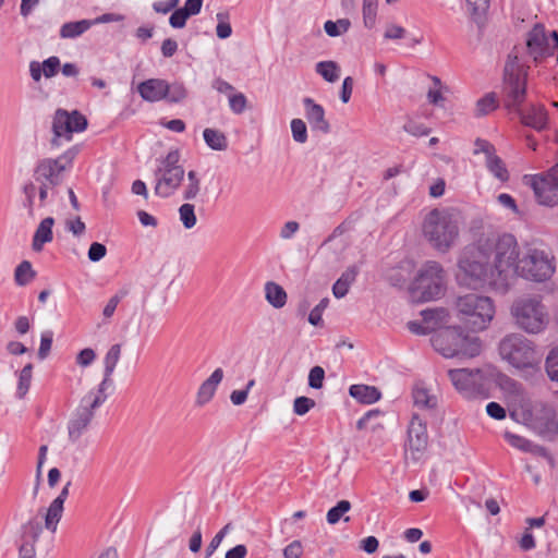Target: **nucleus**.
<instances>
[{"label": "nucleus", "instance_id": "15", "mask_svg": "<svg viewBox=\"0 0 558 558\" xmlns=\"http://www.w3.org/2000/svg\"><path fill=\"white\" fill-rule=\"evenodd\" d=\"M86 128L87 120L85 116H83L77 110H74L70 113L64 109H58L54 113L52 122L54 138L51 143L52 145H58V138L62 136L71 140V134L73 132H82Z\"/></svg>", "mask_w": 558, "mask_h": 558}, {"label": "nucleus", "instance_id": "18", "mask_svg": "<svg viewBox=\"0 0 558 558\" xmlns=\"http://www.w3.org/2000/svg\"><path fill=\"white\" fill-rule=\"evenodd\" d=\"M448 376L457 390L464 393L465 396H470L476 390L478 386L481 371L478 368L450 369L448 372Z\"/></svg>", "mask_w": 558, "mask_h": 558}, {"label": "nucleus", "instance_id": "3", "mask_svg": "<svg viewBox=\"0 0 558 558\" xmlns=\"http://www.w3.org/2000/svg\"><path fill=\"white\" fill-rule=\"evenodd\" d=\"M430 342L433 348L447 359H471L480 355L482 351L480 338L465 333L458 326H447L436 331Z\"/></svg>", "mask_w": 558, "mask_h": 558}, {"label": "nucleus", "instance_id": "37", "mask_svg": "<svg viewBox=\"0 0 558 558\" xmlns=\"http://www.w3.org/2000/svg\"><path fill=\"white\" fill-rule=\"evenodd\" d=\"M350 26L351 22L348 19H340L337 20L336 22L329 20L325 22L324 29L328 36L337 37L347 33Z\"/></svg>", "mask_w": 558, "mask_h": 558}, {"label": "nucleus", "instance_id": "39", "mask_svg": "<svg viewBox=\"0 0 558 558\" xmlns=\"http://www.w3.org/2000/svg\"><path fill=\"white\" fill-rule=\"evenodd\" d=\"M497 108V98L495 93H488L476 102L477 116H486Z\"/></svg>", "mask_w": 558, "mask_h": 558}, {"label": "nucleus", "instance_id": "26", "mask_svg": "<svg viewBox=\"0 0 558 558\" xmlns=\"http://www.w3.org/2000/svg\"><path fill=\"white\" fill-rule=\"evenodd\" d=\"M53 223H54V219L52 217H47L40 221L39 226L37 227V229L35 231V234L33 238V243H32V248L35 252H40L44 247V244L52 241Z\"/></svg>", "mask_w": 558, "mask_h": 558}, {"label": "nucleus", "instance_id": "8", "mask_svg": "<svg viewBox=\"0 0 558 558\" xmlns=\"http://www.w3.org/2000/svg\"><path fill=\"white\" fill-rule=\"evenodd\" d=\"M445 290V272L439 263L429 260L418 271L410 288L412 302L423 303L438 299Z\"/></svg>", "mask_w": 558, "mask_h": 558}, {"label": "nucleus", "instance_id": "17", "mask_svg": "<svg viewBox=\"0 0 558 558\" xmlns=\"http://www.w3.org/2000/svg\"><path fill=\"white\" fill-rule=\"evenodd\" d=\"M514 113L519 116L523 125L537 132H542L548 126V112L541 104H530L526 108L521 107Z\"/></svg>", "mask_w": 558, "mask_h": 558}, {"label": "nucleus", "instance_id": "32", "mask_svg": "<svg viewBox=\"0 0 558 558\" xmlns=\"http://www.w3.org/2000/svg\"><path fill=\"white\" fill-rule=\"evenodd\" d=\"M36 277V271L33 269L31 262L23 260L14 270V281L19 287H25L31 283Z\"/></svg>", "mask_w": 558, "mask_h": 558}, {"label": "nucleus", "instance_id": "47", "mask_svg": "<svg viewBox=\"0 0 558 558\" xmlns=\"http://www.w3.org/2000/svg\"><path fill=\"white\" fill-rule=\"evenodd\" d=\"M217 20L219 21L216 27V34L220 39H226L231 36L232 28L230 23L227 22L228 13L219 12L217 13Z\"/></svg>", "mask_w": 558, "mask_h": 558}, {"label": "nucleus", "instance_id": "53", "mask_svg": "<svg viewBox=\"0 0 558 558\" xmlns=\"http://www.w3.org/2000/svg\"><path fill=\"white\" fill-rule=\"evenodd\" d=\"M505 438L512 447H515L525 452H527V450L530 449L531 442H532L522 436H519V435H515V434H512L509 432H506Z\"/></svg>", "mask_w": 558, "mask_h": 558}, {"label": "nucleus", "instance_id": "55", "mask_svg": "<svg viewBox=\"0 0 558 558\" xmlns=\"http://www.w3.org/2000/svg\"><path fill=\"white\" fill-rule=\"evenodd\" d=\"M190 16L181 9H177L173 11L169 19V24L173 28H183L186 24V21Z\"/></svg>", "mask_w": 558, "mask_h": 558}, {"label": "nucleus", "instance_id": "24", "mask_svg": "<svg viewBox=\"0 0 558 558\" xmlns=\"http://www.w3.org/2000/svg\"><path fill=\"white\" fill-rule=\"evenodd\" d=\"M223 378L222 368H216L211 375L201 385L197 392V403L205 404L207 403L215 395L217 386L221 383Z\"/></svg>", "mask_w": 558, "mask_h": 558}, {"label": "nucleus", "instance_id": "7", "mask_svg": "<svg viewBox=\"0 0 558 558\" xmlns=\"http://www.w3.org/2000/svg\"><path fill=\"white\" fill-rule=\"evenodd\" d=\"M498 349L501 359L518 369L534 368L541 362V355L533 341L520 333L507 335Z\"/></svg>", "mask_w": 558, "mask_h": 558}, {"label": "nucleus", "instance_id": "35", "mask_svg": "<svg viewBox=\"0 0 558 558\" xmlns=\"http://www.w3.org/2000/svg\"><path fill=\"white\" fill-rule=\"evenodd\" d=\"M316 72L327 82L333 83L339 78L340 69L335 61H320L316 64Z\"/></svg>", "mask_w": 558, "mask_h": 558}, {"label": "nucleus", "instance_id": "62", "mask_svg": "<svg viewBox=\"0 0 558 558\" xmlns=\"http://www.w3.org/2000/svg\"><path fill=\"white\" fill-rule=\"evenodd\" d=\"M486 412L495 420H502L506 417V410L497 402H489L486 405Z\"/></svg>", "mask_w": 558, "mask_h": 558}, {"label": "nucleus", "instance_id": "48", "mask_svg": "<svg viewBox=\"0 0 558 558\" xmlns=\"http://www.w3.org/2000/svg\"><path fill=\"white\" fill-rule=\"evenodd\" d=\"M329 304V299L325 298L320 300V302L311 311L308 315V322L313 326H320L323 323L322 315L323 312L326 310V307Z\"/></svg>", "mask_w": 558, "mask_h": 558}, {"label": "nucleus", "instance_id": "6", "mask_svg": "<svg viewBox=\"0 0 558 558\" xmlns=\"http://www.w3.org/2000/svg\"><path fill=\"white\" fill-rule=\"evenodd\" d=\"M511 315L515 325L531 335L543 332L549 324L547 308L536 296L515 300L511 305Z\"/></svg>", "mask_w": 558, "mask_h": 558}, {"label": "nucleus", "instance_id": "30", "mask_svg": "<svg viewBox=\"0 0 558 558\" xmlns=\"http://www.w3.org/2000/svg\"><path fill=\"white\" fill-rule=\"evenodd\" d=\"M265 295L269 304L275 308H281L287 303V293L281 286L269 281L265 284Z\"/></svg>", "mask_w": 558, "mask_h": 558}, {"label": "nucleus", "instance_id": "12", "mask_svg": "<svg viewBox=\"0 0 558 558\" xmlns=\"http://www.w3.org/2000/svg\"><path fill=\"white\" fill-rule=\"evenodd\" d=\"M64 165H60V159L41 160L34 173L35 182L38 186V197L40 206H44L49 198L54 195L56 187L62 182V172Z\"/></svg>", "mask_w": 558, "mask_h": 558}, {"label": "nucleus", "instance_id": "51", "mask_svg": "<svg viewBox=\"0 0 558 558\" xmlns=\"http://www.w3.org/2000/svg\"><path fill=\"white\" fill-rule=\"evenodd\" d=\"M315 404V401L308 397H298L293 402V411L298 415H304L314 408Z\"/></svg>", "mask_w": 558, "mask_h": 558}, {"label": "nucleus", "instance_id": "45", "mask_svg": "<svg viewBox=\"0 0 558 558\" xmlns=\"http://www.w3.org/2000/svg\"><path fill=\"white\" fill-rule=\"evenodd\" d=\"M490 0H466L470 13L474 21L484 16L489 8Z\"/></svg>", "mask_w": 558, "mask_h": 558}, {"label": "nucleus", "instance_id": "9", "mask_svg": "<svg viewBox=\"0 0 558 558\" xmlns=\"http://www.w3.org/2000/svg\"><path fill=\"white\" fill-rule=\"evenodd\" d=\"M108 395L96 389L89 390L81 400L68 423L69 439L75 442L90 425L95 411L105 403Z\"/></svg>", "mask_w": 558, "mask_h": 558}, {"label": "nucleus", "instance_id": "59", "mask_svg": "<svg viewBox=\"0 0 558 558\" xmlns=\"http://www.w3.org/2000/svg\"><path fill=\"white\" fill-rule=\"evenodd\" d=\"M303 553L302 544L300 541H293L283 549L284 558H300Z\"/></svg>", "mask_w": 558, "mask_h": 558}, {"label": "nucleus", "instance_id": "34", "mask_svg": "<svg viewBox=\"0 0 558 558\" xmlns=\"http://www.w3.org/2000/svg\"><path fill=\"white\" fill-rule=\"evenodd\" d=\"M33 377V364H26L19 374V381L16 388V396L19 399H23L27 393Z\"/></svg>", "mask_w": 558, "mask_h": 558}, {"label": "nucleus", "instance_id": "21", "mask_svg": "<svg viewBox=\"0 0 558 558\" xmlns=\"http://www.w3.org/2000/svg\"><path fill=\"white\" fill-rule=\"evenodd\" d=\"M526 48L530 56L533 57L535 61L547 54L548 39L543 25L536 24L529 33Z\"/></svg>", "mask_w": 558, "mask_h": 558}, {"label": "nucleus", "instance_id": "50", "mask_svg": "<svg viewBox=\"0 0 558 558\" xmlns=\"http://www.w3.org/2000/svg\"><path fill=\"white\" fill-rule=\"evenodd\" d=\"M246 105L247 100L244 94L238 93L229 96V106L234 113L241 114L244 112Z\"/></svg>", "mask_w": 558, "mask_h": 558}, {"label": "nucleus", "instance_id": "19", "mask_svg": "<svg viewBox=\"0 0 558 558\" xmlns=\"http://www.w3.org/2000/svg\"><path fill=\"white\" fill-rule=\"evenodd\" d=\"M303 105L305 107V117L312 131L328 134L330 132V124L325 117V109L310 97L303 99Z\"/></svg>", "mask_w": 558, "mask_h": 558}, {"label": "nucleus", "instance_id": "46", "mask_svg": "<svg viewBox=\"0 0 558 558\" xmlns=\"http://www.w3.org/2000/svg\"><path fill=\"white\" fill-rule=\"evenodd\" d=\"M52 340H53V331L52 330L48 329V330H45L41 332L40 345L38 349L39 360H45L49 355V353L51 351Z\"/></svg>", "mask_w": 558, "mask_h": 558}, {"label": "nucleus", "instance_id": "5", "mask_svg": "<svg viewBox=\"0 0 558 558\" xmlns=\"http://www.w3.org/2000/svg\"><path fill=\"white\" fill-rule=\"evenodd\" d=\"M423 234L436 250L446 252L459 235L458 222L448 210L433 209L424 219Z\"/></svg>", "mask_w": 558, "mask_h": 558}, {"label": "nucleus", "instance_id": "25", "mask_svg": "<svg viewBox=\"0 0 558 558\" xmlns=\"http://www.w3.org/2000/svg\"><path fill=\"white\" fill-rule=\"evenodd\" d=\"M423 323L430 328L432 331L441 330L445 325L449 322V313L444 307L426 308L421 312Z\"/></svg>", "mask_w": 558, "mask_h": 558}, {"label": "nucleus", "instance_id": "28", "mask_svg": "<svg viewBox=\"0 0 558 558\" xmlns=\"http://www.w3.org/2000/svg\"><path fill=\"white\" fill-rule=\"evenodd\" d=\"M95 22L93 20H81L64 23L60 28V37L63 39H73L87 32Z\"/></svg>", "mask_w": 558, "mask_h": 558}, {"label": "nucleus", "instance_id": "10", "mask_svg": "<svg viewBox=\"0 0 558 558\" xmlns=\"http://www.w3.org/2000/svg\"><path fill=\"white\" fill-rule=\"evenodd\" d=\"M515 277L543 282L551 278L555 272L554 257L547 252L537 248H530L522 258H517Z\"/></svg>", "mask_w": 558, "mask_h": 558}, {"label": "nucleus", "instance_id": "61", "mask_svg": "<svg viewBox=\"0 0 558 558\" xmlns=\"http://www.w3.org/2000/svg\"><path fill=\"white\" fill-rule=\"evenodd\" d=\"M404 131L414 135V136H425L428 135L429 129L426 128L424 124L415 123V122H408L404 124Z\"/></svg>", "mask_w": 558, "mask_h": 558}, {"label": "nucleus", "instance_id": "22", "mask_svg": "<svg viewBox=\"0 0 558 558\" xmlns=\"http://www.w3.org/2000/svg\"><path fill=\"white\" fill-rule=\"evenodd\" d=\"M168 90V82L161 78H148L137 86L141 97L149 102L165 99Z\"/></svg>", "mask_w": 558, "mask_h": 558}, {"label": "nucleus", "instance_id": "44", "mask_svg": "<svg viewBox=\"0 0 558 558\" xmlns=\"http://www.w3.org/2000/svg\"><path fill=\"white\" fill-rule=\"evenodd\" d=\"M292 137L296 143L303 144L307 141V128L302 119H293L291 121Z\"/></svg>", "mask_w": 558, "mask_h": 558}, {"label": "nucleus", "instance_id": "33", "mask_svg": "<svg viewBox=\"0 0 558 558\" xmlns=\"http://www.w3.org/2000/svg\"><path fill=\"white\" fill-rule=\"evenodd\" d=\"M486 167L501 182L508 181L509 172L501 158L496 155V151L486 158Z\"/></svg>", "mask_w": 558, "mask_h": 558}, {"label": "nucleus", "instance_id": "56", "mask_svg": "<svg viewBox=\"0 0 558 558\" xmlns=\"http://www.w3.org/2000/svg\"><path fill=\"white\" fill-rule=\"evenodd\" d=\"M125 294H126V292L121 291L120 293L113 295L108 301V303L106 304V306L104 307V311H102V315H104L105 318H110L113 315L118 304L120 303L122 298L125 296Z\"/></svg>", "mask_w": 558, "mask_h": 558}, {"label": "nucleus", "instance_id": "1", "mask_svg": "<svg viewBox=\"0 0 558 558\" xmlns=\"http://www.w3.org/2000/svg\"><path fill=\"white\" fill-rule=\"evenodd\" d=\"M518 255L519 246L512 234L481 236L461 252L457 279L468 287L488 286L504 294L515 281L513 265Z\"/></svg>", "mask_w": 558, "mask_h": 558}, {"label": "nucleus", "instance_id": "41", "mask_svg": "<svg viewBox=\"0 0 558 558\" xmlns=\"http://www.w3.org/2000/svg\"><path fill=\"white\" fill-rule=\"evenodd\" d=\"M546 373L553 381L558 383V345L553 348L545 362Z\"/></svg>", "mask_w": 558, "mask_h": 558}, {"label": "nucleus", "instance_id": "13", "mask_svg": "<svg viewBox=\"0 0 558 558\" xmlns=\"http://www.w3.org/2000/svg\"><path fill=\"white\" fill-rule=\"evenodd\" d=\"M524 418L527 425L543 438L553 440L558 434V420L553 407L535 402L524 411Z\"/></svg>", "mask_w": 558, "mask_h": 558}, {"label": "nucleus", "instance_id": "43", "mask_svg": "<svg viewBox=\"0 0 558 558\" xmlns=\"http://www.w3.org/2000/svg\"><path fill=\"white\" fill-rule=\"evenodd\" d=\"M231 529V523H228L213 537L205 549V558H210L214 555Z\"/></svg>", "mask_w": 558, "mask_h": 558}, {"label": "nucleus", "instance_id": "31", "mask_svg": "<svg viewBox=\"0 0 558 558\" xmlns=\"http://www.w3.org/2000/svg\"><path fill=\"white\" fill-rule=\"evenodd\" d=\"M203 137L206 145L218 151H223L228 148V138L223 132L207 128L203 132Z\"/></svg>", "mask_w": 558, "mask_h": 558}, {"label": "nucleus", "instance_id": "14", "mask_svg": "<svg viewBox=\"0 0 558 558\" xmlns=\"http://www.w3.org/2000/svg\"><path fill=\"white\" fill-rule=\"evenodd\" d=\"M530 181L539 204L546 206L558 204V163L546 174H536Z\"/></svg>", "mask_w": 558, "mask_h": 558}, {"label": "nucleus", "instance_id": "42", "mask_svg": "<svg viewBox=\"0 0 558 558\" xmlns=\"http://www.w3.org/2000/svg\"><path fill=\"white\" fill-rule=\"evenodd\" d=\"M351 509V504L348 500H340L335 507L329 509L327 512V522L329 524H336L339 522L341 517Z\"/></svg>", "mask_w": 558, "mask_h": 558}, {"label": "nucleus", "instance_id": "36", "mask_svg": "<svg viewBox=\"0 0 558 558\" xmlns=\"http://www.w3.org/2000/svg\"><path fill=\"white\" fill-rule=\"evenodd\" d=\"M414 404L421 409H434L437 404V399L430 396L425 388H415L413 390Z\"/></svg>", "mask_w": 558, "mask_h": 558}, {"label": "nucleus", "instance_id": "11", "mask_svg": "<svg viewBox=\"0 0 558 558\" xmlns=\"http://www.w3.org/2000/svg\"><path fill=\"white\" fill-rule=\"evenodd\" d=\"M179 150H171L161 160L160 166L155 171L156 186L155 193L161 197L171 196L181 185L184 178V169L179 165Z\"/></svg>", "mask_w": 558, "mask_h": 558}, {"label": "nucleus", "instance_id": "58", "mask_svg": "<svg viewBox=\"0 0 558 558\" xmlns=\"http://www.w3.org/2000/svg\"><path fill=\"white\" fill-rule=\"evenodd\" d=\"M96 357V353L93 349L86 348L80 351L76 356V363L83 367L90 365Z\"/></svg>", "mask_w": 558, "mask_h": 558}, {"label": "nucleus", "instance_id": "20", "mask_svg": "<svg viewBox=\"0 0 558 558\" xmlns=\"http://www.w3.org/2000/svg\"><path fill=\"white\" fill-rule=\"evenodd\" d=\"M71 482H68L61 489L60 494L51 501L45 513V527L51 533H56L58 523L63 513V505L69 496Z\"/></svg>", "mask_w": 558, "mask_h": 558}, {"label": "nucleus", "instance_id": "4", "mask_svg": "<svg viewBox=\"0 0 558 558\" xmlns=\"http://www.w3.org/2000/svg\"><path fill=\"white\" fill-rule=\"evenodd\" d=\"M454 311L459 320L473 332L485 330L495 316L493 300L477 293L458 296Z\"/></svg>", "mask_w": 558, "mask_h": 558}, {"label": "nucleus", "instance_id": "2", "mask_svg": "<svg viewBox=\"0 0 558 558\" xmlns=\"http://www.w3.org/2000/svg\"><path fill=\"white\" fill-rule=\"evenodd\" d=\"M527 70L529 66L514 48L508 54L501 87L502 105L510 112L520 110L526 98Z\"/></svg>", "mask_w": 558, "mask_h": 558}, {"label": "nucleus", "instance_id": "52", "mask_svg": "<svg viewBox=\"0 0 558 558\" xmlns=\"http://www.w3.org/2000/svg\"><path fill=\"white\" fill-rule=\"evenodd\" d=\"M41 64L43 73L47 78L54 76L60 68V59L56 56L49 57Z\"/></svg>", "mask_w": 558, "mask_h": 558}, {"label": "nucleus", "instance_id": "16", "mask_svg": "<svg viewBox=\"0 0 558 558\" xmlns=\"http://www.w3.org/2000/svg\"><path fill=\"white\" fill-rule=\"evenodd\" d=\"M408 442L412 459L418 460L420 454L426 449L428 444V434L426 424L414 414L408 428Z\"/></svg>", "mask_w": 558, "mask_h": 558}, {"label": "nucleus", "instance_id": "27", "mask_svg": "<svg viewBox=\"0 0 558 558\" xmlns=\"http://www.w3.org/2000/svg\"><path fill=\"white\" fill-rule=\"evenodd\" d=\"M349 393L356 401L364 404H372L381 397L380 391L376 387L363 384L352 385L349 388Z\"/></svg>", "mask_w": 558, "mask_h": 558}, {"label": "nucleus", "instance_id": "60", "mask_svg": "<svg viewBox=\"0 0 558 558\" xmlns=\"http://www.w3.org/2000/svg\"><path fill=\"white\" fill-rule=\"evenodd\" d=\"M405 34L407 31L402 26L390 24L386 27L384 37L386 39H401Z\"/></svg>", "mask_w": 558, "mask_h": 558}, {"label": "nucleus", "instance_id": "38", "mask_svg": "<svg viewBox=\"0 0 558 558\" xmlns=\"http://www.w3.org/2000/svg\"><path fill=\"white\" fill-rule=\"evenodd\" d=\"M179 216L185 229H192L197 222L194 205L190 203L180 206Z\"/></svg>", "mask_w": 558, "mask_h": 558}, {"label": "nucleus", "instance_id": "63", "mask_svg": "<svg viewBox=\"0 0 558 558\" xmlns=\"http://www.w3.org/2000/svg\"><path fill=\"white\" fill-rule=\"evenodd\" d=\"M496 151L493 144H490L486 140L477 138L475 141V149L474 154L484 153L486 155V158L490 155H493Z\"/></svg>", "mask_w": 558, "mask_h": 558}, {"label": "nucleus", "instance_id": "49", "mask_svg": "<svg viewBox=\"0 0 558 558\" xmlns=\"http://www.w3.org/2000/svg\"><path fill=\"white\" fill-rule=\"evenodd\" d=\"M325 379V371L322 366H314L308 374V386L313 389H320Z\"/></svg>", "mask_w": 558, "mask_h": 558}, {"label": "nucleus", "instance_id": "29", "mask_svg": "<svg viewBox=\"0 0 558 558\" xmlns=\"http://www.w3.org/2000/svg\"><path fill=\"white\" fill-rule=\"evenodd\" d=\"M43 532V523L39 515L32 517L21 526V541L36 544Z\"/></svg>", "mask_w": 558, "mask_h": 558}, {"label": "nucleus", "instance_id": "57", "mask_svg": "<svg viewBox=\"0 0 558 558\" xmlns=\"http://www.w3.org/2000/svg\"><path fill=\"white\" fill-rule=\"evenodd\" d=\"M430 78L437 88L429 89L427 93V98L430 104L438 105L441 100H444L442 94L440 92L441 81L437 76H432Z\"/></svg>", "mask_w": 558, "mask_h": 558}, {"label": "nucleus", "instance_id": "64", "mask_svg": "<svg viewBox=\"0 0 558 558\" xmlns=\"http://www.w3.org/2000/svg\"><path fill=\"white\" fill-rule=\"evenodd\" d=\"M34 543L22 541L19 548V558H35L36 549Z\"/></svg>", "mask_w": 558, "mask_h": 558}, {"label": "nucleus", "instance_id": "40", "mask_svg": "<svg viewBox=\"0 0 558 558\" xmlns=\"http://www.w3.org/2000/svg\"><path fill=\"white\" fill-rule=\"evenodd\" d=\"M187 96V90L183 83L174 82L172 84L168 83V90L167 96L165 99H167L169 102H180L184 100Z\"/></svg>", "mask_w": 558, "mask_h": 558}, {"label": "nucleus", "instance_id": "23", "mask_svg": "<svg viewBox=\"0 0 558 558\" xmlns=\"http://www.w3.org/2000/svg\"><path fill=\"white\" fill-rule=\"evenodd\" d=\"M121 348L122 347L120 343H116V344L111 345L110 349L108 350V352L106 353L105 359H104V365H105L104 378H102L101 383L98 385V387L96 388V390L106 392V389L108 387L112 386L111 376H112L114 368L120 360Z\"/></svg>", "mask_w": 558, "mask_h": 558}, {"label": "nucleus", "instance_id": "54", "mask_svg": "<svg viewBox=\"0 0 558 558\" xmlns=\"http://www.w3.org/2000/svg\"><path fill=\"white\" fill-rule=\"evenodd\" d=\"M107 254V247L99 242H93L88 248V259L93 263L99 262Z\"/></svg>", "mask_w": 558, "mask_h": 558}]
</instances>
